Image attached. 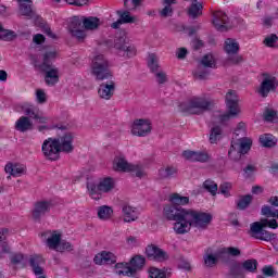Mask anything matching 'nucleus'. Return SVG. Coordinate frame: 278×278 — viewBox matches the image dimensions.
Here are the masks:
<instances>
[{
    "mask_svg": "<svg viewBox=\"0 0 278 278\" xmlns=\"http://www.w3.org/2000/svg\"><path fill=\"white\" fill-rule=\"evenodd\" d=\"M163 216L166 220H174V231L179 236L188 233L192 227L194 229H207L212 223V214L193 208L177 207L166 204L163 207Z\"/></svg>",
    "mask_w": 278,
    "mask_h": 278,
    "instance_id": "nucleus-1",
    "label": "nucleus"
},
{
    "mask_svg": "<svg viewBox=\"0 0 278 278\" xmlns=\"http://www.w3.org/2000/svg\"><path fill=\"white\" fill-rule=\"evenodd\" d=\"M214 102L212 99L205 96H193L189 98L187 101L180 103L179 110L180 112H185V114H203V112H207L211 110Z\"/></svg>",
    "mask_w": 278,
    "mask_h": 278,
    "instance_id": "nucleus-2",
    "label": "nucleus"
},
{
    "mask_svg": "<svg viewBox=\"0 0 278 278\" xmlns=\"http://www.w3.org/2000/svg\"><path fill=\"white\" fill-rule=\"evenodd\" d=\"M41 238L46 240V244L52 251L64 253V251H73V244L66 240H62V233L55 230H47L41 233Z\"/></svg>",
    "mask_w": 278,
    "mask_h": 278,
    "instance_id": "nucleus-3",
    "label": "nucleus"
},
{
    "mask_svg": "<svg viewBox=\"0 0 278 278\" xmlns=\"http://www.w3.org/2000/svg\"><path fill=\"white\" fill-rule=\"evenodd\" d=\"M116 184L113 178L106 177L99 180V182H94L92 180L87 181V190L88 194L93 199H100L101 194H108L112 192L115 188Z\"/></svg>",
    "mask_w": 278,
    "mask_h": 278,
    "instance_id": "nucleus-4",
    "label": "nucleus"
},
{
    "mask_svg": "<svg viewBox=\"0 0 278 278\" xmlns=\"http://www.w3.org/2000/svg\"><path fill=\"white\" fill-rule=\"evenodd\" d=\"M227 113L219 116L220 123H227L240 114V98L238 92L229 90L225 97Z\"/></svg>",
    "mask_w": 278,
    "mask_h": 278,
    "instance_id": "nucleus-5",
    "label": "nucleus"
},
{
    "mask_svg": "<svg viewBox=\"0 0 278 278\" xmlns=\"http://www.w3.org/2000/svg\"><path fill=\"white\" fill-rule=\"evenodd\" d=\"M91 75H93L97 81H103L104 79H110V77H112L110 62L102 54L93 58L91 63Z\"/></svg>",
    "mask_w": 278,
    "mask_h": 278,
    "instance_id": "nucleus-6",
    "label": "nucleus"
},
{
    "mask_svg": "<svg viewBox=\"0 0 278 278\" xmlns=\"http://www.w3.org/2000/svg\"><path fill=\"white\" fill-rule=\"evenodd\" d=\"M267 218L261 219V222H254L250 225V236L255 240H263L264 242H273V240H277V233L270 232L266 230L268 227Z\"/></svg>",
    "mask_w": 278,
    "mask_h": 278,
    "instance_id": "nucleus-7",
    "label": "nucleus"
},
{
    "mask_svg": "<svg viewBox=\"0 0 278 278\" xmlns=\"http://www.w3.org/2000/svg\"><path fill=\"white\" fill-rule=\"evenodd\" d=\"M251 144L253 140L251 138L242 137L240 139L231 141L230 150L228 151V156L230 160L238 162L242 155L251 151Z\"/></svg>",
    "mask_w": 278,
    "mask_h": 278,
    "instance_id": "nucleus-8",
    "label": "nucleus"
},
{
    "mask_svg": "<svg viewBox=\"0 0 278 278\" xmlns=\"http://www.w3.org/2000/svg\"><path fill=\"white\" fill-rule=\"evenodd\" d=\"M113 168L114 170H122L123 173H131L132 175L139 177V179H142V177L147 175V173H144V167L129 164V162H127V160H125L123 156H116L114 159Z\"/></svg>",
    "mask_w": 278,
    "mask_h": 278,
    "instance_id": "nucleus-9",
    "label": "nucleus"
},
{
    "mask_svg": "<svg viewBox=\"0 0 278 278\" xmlns=\"http://www.w3.org/2000/svg\"><path fill=\"white\" fill-rule=\"evenodd\" d=\"M35 68H39L46 74L45 81L47 86H55L60 81V70L55 65H40L36 56L31 58Z\"/></svg>",
    "mask_w": 278,
    "mask_h": 278,
    "instance_id": "nucleus-10",
    "label": "nucleus"
},
{
    "mask_svg": "<svg viewBox=\"0 0 278 278\" xmlns=\"http://www.w3.org/2000/svg\"><path fill=\"white\" fill-rule=\"evenodd\" d=\"M144 257L135 256L130 261V266H125L123 263H117L115 265L116 268H122L116 270V275H123L124 277H136V273L144 266Z\"/></svg>",
    "mask_w": 278,
    "mask_h": 278,
    "instance_id": "nucleus-11",
    "label": "nucleus"
},
{
    "mask_svg": "<svg viewBox=\"0 0 278 278\" xmlns=\"http://www.w3.org/2000/svg\"><path fill=\"white\" fill-rule=\"evenodd\" d=\"M277 87H278L277 77H275L268 73H264L262 81L257 88V94H260V97H262V99H266V97H268L269 92L277 91Z\"/></svg>",
    "mask_w": 278,
    "mask_h": 278,
    "instance_id": "nucleus-12",
    "label": "nucleus"
},
{
    "mask_svg": "<svg viewBox=\"0 0 278 278\" xmlns=\"http://www.w3.org/2000/svg\"><path fill=\"white\" fill-rule=\"evenodd\" d=\"M41 151L46 160H50L52 162L60 160L61 152L55 138L46 139L41 146Z\"/></svg>",
    "mask_w": 278,
    "mask_h": 278,
    "instance_id": "nucleus-13",
    "label": "nucleus"
},
{
    "mask_svg": "<svg viewBox=\"0 0 278 278\" xmlns=\"http://www.w3.org/2000/svg\"><path fill=\"white\" fill-rule=\"evenodd\" d=\"M70 33L73 38H77L78 41H83L86 39V28L81 24V17L74 16L70 23Z\"/></svg>",
    "mask_w": 278,
    "mask_h": 278,
    "instance_id": "nucleus-14",
    "label": "nucleus"
},
{
    "mask_svg": "<svg viewBox=\"0 0 278 278\" xmlns=\"http://www.w3.org/2000/svg\"><path fill=\"white\" fill-rule=\"evenodd\" d=\"M132 136H139L140 138H144V136H149L151 134V121L149 119H137L132 124L131 128Z\"/></svg>",
    "mask_w": 278,
    "mask_h": 278,
    "instance_id": "nucleus-15",
    "label": "nucleus"
},
{
    "mask_svg": "<svg viewBox=\"0 0 278 278\" xmlns=\"http://www.w3.org/2000/svg\"><path fill=\"white\" fill-rule=\"evenodd\" d=\"M28 262L34 275H36L37 278H48L47 276H45V268H42V264H45V258H42L41 255H31L29 256Z\"/></svg>",
    "mask_w": 278,
    "mask_h": 278,
    "instance_id": "nucleus-16",
    "label": "nucleus"
},
{
    "mask_svg": "<svg viewBox=\"0 0 278 278\" xmlns=\"http://www.w3.org/2000/svg\"><path fill=\"white\" fill-rule=\"evenodd\" d=\"M58 142L59 151L62 153H72L73 147V134L65 132L63 136L54 138Z\"/></svg>",
    "mask_w": 278,
    "mask_h": 278,
    "instance_id": "nucleus-17",
    "label": "nucleus"
},
{
    "mask_svg": "<svg viewBox=\"0 0 278 278\" xmlns=\"http://www.w3.org/2000/svg\"><path fill=\"white\" fill-rule=\"evenodd\" d=\"M213 25L217 31H227L229 29V16L223 11L215 12L213 15Z\"/></svg>",
    "mask_w": 278,
    "mask_h": 278,
    "instance_id": "nucleus-18",
    "label": "nucleus"
},
{
    "mask_svg": "<svg viewBox=\"0 0 278 278\" xmlns=\"http://www.w3.org/2000/svg\"><path fill=\"white\" fill-rule=\"evenodd\" d=\"M122 216H123L124 223H136V220H138L140 216V212L136 207L129 204H123Z\"/></svg>",
    "mask_w": 278,
    "mask_h": 278,
    "instance_id": "nucleus-19",
    "label": "nucleus"
},
{
    "mask_svg": "<svg viewBox=\"0 0 278 278\" xmlns=\"http://www.w3.org/2000/svg\"><path fill=\"white\" fill-rule=\"evenodd\" d=\"M146 253L149 260H154L155 262H164L168 260V254L166 252L155 245H149L146 249Z\"/></svg>",
    "mask_w": 278,
    "mask_h": 278,
    "instance_id": "nucleus-20",
    "label": "nucleus"
},
{
    "mask_svg": "<svg viewBox=\"0 0 278 278\" xmlns=\"http://www.w3.org/2000/svg\"><path fill=\"white\" fill-rule=\"evenodd\" d=\"M51 210V203L48 201H39L35 204V207L33 210V218L35 220H40L42 216L46 214H49Z\"/></svg>",
    "mask_w": 278,
    "mask_h": 278,
    "instance_id": "nucleus-21",
    "label": "nucleus"
},
{
    "mask_svg": "<svg viewBox=\"0 0 278 278\" xmlns=\"http://www.w3.org/2000/svg\"><path fill=\"white\" fill-rule=\"evenodd\" d=\"M182 156L185 160H189L190 162H207L210 160V154L203 151H190L186 150L182 152Z\"/></svg>",
    "mask_w": 278,
    "mask_h": 278,
    "instance_id": "nucleus-22",
    "label": "nucleus"
},
{
    "mask_svg": "<svg viewBox=\"0 0 278 278\" xmlns=\"http://www.w3.org/2000/svg\"><path fill=\"white\" fill-rule=\"evenodd\" d=\"M116 89V86L114 81L109 83H102L99 87L98 94L100 99H105L106 101H110L112 97H114V90Z\"/></svg>",
    "mask_w": 278,
    "mask_h": 278,
    "instance_id": "nucleus-23",
    "label": "nucleus"
},
{
    "mask_svg": "<svg viewBox=\"0 0 278 278\" xmlns=\"http://www.w3.org/2000/svg\"><path fill=\"white\" fill-rule=\"evenodd\" d=\"M115 49H117L119 55L123 58L136 56V47L129 43L115 42Z\"/></svg>",
    "mask_w": 278,
    "mask_h": 278,
    "instance_id": "nucleus-24",
    "label": "nucleus"
},
{
    "mask_svg": "<svg viewBox=\"0 0 278 278\" xmlns=\"http://www.w3.org/2000/svg\"><path fill=\"white\" fill-rule=\"evenodd\" d=\"M94 264L103 265V264H116V255L112 252H102L94 256Z\"/></svg>",
    "mask_w": 278,
    "mask_h": 278,
    "instance_id": "nucleus-25",
    "label": "nucleus"
},
{
    "mask_svg": "<svg viewBox=\"0 0 278 278\" xmlns=\"http://www.w3.org/2000/svg\"><path fill=\"white\" fill-rule=\"evenodd\" d=\"M218 253H214L212 248L206 249L203 256L204 266H206V268H214V266L218 264Z\"/></svg>",
    "mask_w": 278,
    "mask_h": 278,
    "instance_id": "nucleus-26",
    "label": "nucleus"
},
{
    "mask_svg": "<svg viewBox=\"0 0 278 278\" xmlns=\"http://www.w3.org/2000/svg\"><path fill=\"white\" fill-rule=\"evenodd\" d=\"M4 170L12 177H21V175H25L26 167L25 165L21 164L8 163L4 167Z\"/></svg>",
    "mask_w": 278,
    "mask_h": 278,
    "instance_id": "nucleus-27",
    "label": "nucleus"
},
{
    "mask_svg": "<svg viewBox=\"0 0 278 278\" xmlns=\"http://www.w3.org/2000/svg\"><path fill=\"white\" fill-rule=\"evenodd\" d=\"M31 127H34V124L27 116H21L15 123L16 131H21L22 134H25V131H29Z\"/></svg>",
    "mask_w": 278,
    "mask_h": 278,
    "instance_id": "nucleus-28",
    "label": "nucleus"
},
{
    "mask_svg": "<svg viewBox=\"0 0 278 278\" xmlns=\"http://www.w3.org/2000/svg\"><path fill=\"white\" fill-rule=\"evenodd\" d=\"M224 50L228 55H236L240 51V43L233 38H228L225 40Z\"/></svg>",
    "mask_w": 278,
    "mask_h": 278,
    "instance_id": "nucleus-29",
    "label": "nucleus"
},
{
    "mask_svg": "<svg viewBox=\"0 0 278 278\" xmlns=\"http://www.w3.org/2000/svg\"><path fill=\"white\" fill-rule=\"evenodd\" d=\"M188 14L191 18L201 16V14H203V2H201V0H193L188 10Z\"/></svg>",
    "mask_w": 278,
    "mask_h": 278,
    "instance_id": "nucleus-30",
    "label": "nucleus"
},
{
    "mask_svg": "<svg viewBox=\"0 0 278 278\" xmlns=\"http://www.w3.org/2000/svg\"><path fill=\"white\" fill-rule=\"evenodd\" d=\"M31 0H20V12L22 16L34 18V10L31 9Z\"/></svg>",
    "mask_w": 278,
    "mask_h": 278,
    "instance_id": "nucleus-31",
    "label": "nucleus"
},
{
    "mask_svg": "<svg viewBox=\"0 0 278 278\" xmlns=\"http://www.w3.org/2000/svg\"><path fill=\"white\" fill-rule=\"evenodd\" d=\"M81 18V25L85 29L93 30L99 29V25H101V22L98 17H80Z\"/></svg>",
    "mask_w": 278,
    "mask_h": 278,
    "instance_id": "nucleus-32",
    "label": "nucleus"
},
{
    "mask_svg": "<svg viewBox=\"0 0 278 278\" xmlns=\"http://www.w3.org/2000/svg\"><path fill=\"white\" fill-rule=\"evenodd\" d=\"M260 142L262 147H265L266 149H273V147H277V138L270 134L261 135Z\"/></svg>",
    "mask_w": 278,
    "mask_h": 278,
    "instance_id": "nucleus-33",
    "label": "nucleus"
},
{
    "mask_svg": "<svg viewBox=\"0 0 278 278\" xmlns=\"http://www.w3.org/2000/svg\"><path fill=\"white\" fill-rule=\"evenodd\" d=\"M117 15L119 16V21L122 24H131L138 23V16L131 15L129 11H117Z\"/></svg>",
    "mask_w": 278,
    "mask_h": 278,
    "instance_id": "nucleus-34",
    "label": "nucleus"
},
{
    "mask_svg": "<svg viewBox=\"0 0 278 278\" xmlns=\"http://www.w3.org/2000/svg\"><path fill=\"white\" fill-rule=\"evenodd\" d=\"M159 177L161 179H173V177H177V169L173 166H166L159 170Z\"/></svg>",
    "mask_w": 278,
    "mask_h": 278,
    "instance_id": "nucleus-35",
    "label": "nucleus"
},
{
    "mask_svg": "<svg viewBox=\"0 0 278 278\" xmlns=\"http://www.w3.org/2000/svg\"><path fill=\"white\" fill-rule=\"evenodd\" d=\"M148 68H150L151 73L155 74L160 72V58L155 55V53H151L148 56Z\"/></svg>",
    "mask_w": 278,
    "mask_h": 278,
    "instance_id": "nucleus-36",
    "label": "nucleus"
},
{
    "mask_svg": "<svg viewBox=\"0 0 278 278\" xmlns=\"http://www.w3.org/2000/svg\"><path fill=\"white\" fill-rule=\"evenodd\" d=\"M114 214V210L108 205H102L98 207V217L100 220H110Z\"/></svg>",
    "mask_w": 278,
    "mask_h": 278,
    "instance_id": "nucleus-37",
    "label": "nucleus"
},
{
    "mask_svg": "<svg viewBox=\"0 0 278 278\" xmlns=\"http://www.w3.org/2000/svg\"><path fill=\"white\" fill-rule=\"evenodd\" d=\"M220 138H223V128L218 125L213 126L210 132L211 144H216Z\"/></svg>",
    "mask_w": 278,
    "mask_h": 278,
    "instance_id": "nucleus-38",
    "label": "nucleus"
},
{
    "mask_svg": "<svg viewBox=\"0 0 278 278\" xmlns=\"http://www.w3.org/2000/svg\"><path fill=\"white\" fill-rule=\"evenodd\" d=\"M169 201L173 205H188V203H190V198L179 193H173L169 195Z\"/></svg>",
    "mask_w": 278,
    "mask_h": 278,
    "instance_id": "nucleus-39",
    "label": "nucleus"
},
{
    "mask_svg": "<svg viewBox=\"0 0 278 278\" xmlns=\"http://www.w3.org/2000/svg\"><path fill=\"white\" fill-rule=\"evenodd\" d=\"M173 4H175V0H163L164 8L160 12V14H161V16H163V18L173 16Z\"/></svg>",
    "mask_w": 278,
    "mask_h": 278,
    "instance_id": "nucleus-40",
    "label": "nucleus"
},
{
    "mask_svg": "<svg viewBox=\"0 0 278 278\" xmlns=\"http://www.w3.org/2000/svg\"><path fill=\"white\" fill-rule=\"evenodd\" d=\"M200 66L203 68H216V61L214 60V55H204L200 62Z\"/></svg>",
    "mask_w": 278,
    "mask_h": 278,
    "instance_id": "nucleus-41",
    "label": "nucleus"
},
{
    "mask_svg": "<svg viewBox=\"0 0 278 278\" xmlns=\"http://www.w3.org/2000/svg\"><path fill=\"white\" fill-rule=\"evenodd\" d=\"M14 38H16V33L10 29H5L0 25V40L10 42V40H14Z\"/></svg>",
    "mask_w": 278,
    "mask_h": 278,
    "instance_id": "nucleus-42",
    "label": "nucleus"
},
{
    "mask_svg": "<svg viewBox=\"0 0 278 278\" xmlns=\"http://www.w3.org/2000/svg\"><path fill=\"white\" fill-rule=\"evenodd\" d=\"M206 67H203L202 65H199V67L193 72V77L195 79H199L200 81H203L204 79H207L210 76V71L205 70Z\"/></svg>",
    "mask_w": 278,
    "mask_h": 278,
    "instance_id": "nucleus-43",
    "label": "nucleus"
},
{
    "mask_svg": "<svg viewBox=\"0 0 278 278\" xmlns=\"http://www.w3.org/2000/svg\"><path fill=\"white\" fill-rule=\"evenodd\" d=\"M243 270H247L248 273H255L257 270V260L251 258L247 260L242 263Z\"/></svg>",
    "mask_w": 278,
    "mask_h": 278,
    "instance_id": "nucleus-44",
    "label": "nucleus"
},
{
    "mask_svg": "<svg viewBox=\"0 0 278 278\" xmlns=\"http://www.w3.org/2000/svg\"><path fill=\"white\" fill-rule=\"evenodd\" d=\"M263 116L264 121H266L267 123H278L277 111L273 109H265Z\"/></svg>",
    "mask_w": 278,
    "mask_h": 278,
    "instance_id": "nucleus-45",
    "label": "nucleus"
},
{
    "mask_svg": "<svg viewBox=\"0 0 278 278\" xmlns=\"http://www.w3.org/2000/svg\"><path fill=\"white\" fill-rule=\"evenodd\" d=\"M252 201H253V195H251V194L241 197L237 203L238 210H247V207H249V205H251Z\"/></svg>",
    "mask_w": 278,
    "mask_h": 278,
    "instance_id": "nucleus-46",
    "label": "nucleus"
},
{
    "mask_svg": "<svg viewBox=\"0 0 278 278\" xmlns=\"http://www.w3.org/2000/svg\"><path fill=\"white\" fill-rule=\"evenodd\" d=\"M203 188L206 189V191L213 197H216V193L218 192V185L213 180H205L203 182Z\"/></svg>",
    "mask_w": 278,
    "mask_h": 278,
    "instance_id": "nucleus-47",
    "label": "nucleus"
},
{
    "mask_svg": "<svg viewBox=\"0 0 278 278\" xmlns=\"http://www.w3.org/2000/svg\"><path fill=\"white\" fill-rule=\"evenodd\" d=\"M148 273L150 278H166V273L157 267H150Z\"/></svg>",
    "mask_w": 278,
    "mask_h": 278,
    "instance_id": "nucleus-48",
    "label": "nucleus"
},
{
    "mask_svg": "<svg viewBox=\"0 0 278 278\" xmlns=\"http://www.w3.org/2000/svg\"><path fill=\"white\" fill-rule=\"evenodd\" d=\"M55 58H58V52L48 51L43 54V62L40 63V65L53 66V64H49V62H51V60H55Z\"/></svg>",
    "mask_w": 278,
    "mask_h": 278,
    "instance_id": "nucleus-49",
    "label": "nucleus"
},
{
    "mask_svg": "<svg viewBox=\"0 0 278 278\" xmlns=\"http://www.w3.org/2000/svg\"><path fill=\"white\" fill-rule=\"evenodd\" d=\"M230 273L233 277H242V275H244V269L240 263H235L230 268Z\"/></svg>",
    "mask_w": 278,
    "mask_h": 278,
    "instance_id": "nucleus-50",
    "label": "nucleus"
},
{
    "mask_svg": "<svg viewBox=\"0 0 278 278\" xmlns=\"http://www.w3.org/2000/svg\"><path fill=\"white\" fill-rule=\"evenodd\" d=\"M154 77L156 79V83H159L160 85L166 84V81H168V76L166 75V72L162 70L159 72H155Z\"/></svg>",
    "mask_w": 278,
    "mask_h": 278,
    "instance_id": "nucleus-51",
    "label": "nucleus"
},
{
    "mask_svg": "<svg viewBox=\"0 0 278 278\" xmlns=\"http://www.w3.org/2000/svg\"><path fill=\"white\" fill-rule=\"evenodd\" d=\"M262 216H266V218H275L276 211H273V208L268 205H264L261 208Z\"/></svg>",
    "mask_w": 278,
    "mask_h": 278,
    "instance_id": "nucleus-52",
    "label": "nucleus"
},
{
    "mask_svg": "<svg viewBox=\"0 0 278 278\" xmlns=\"http://www.w3.org/2000/svg\"><path fill=\"white\" fill-rule=\"evenodd\" d=\"M38 112V109L31 105H26V108H24V114L29 118H36Z\"/></svg>",
    "mask_w": 278,
    "mask_h": 278,
    "instance_id": "nucleus-53",
    "label": "nucleus"
},
{
    "mask_svg": "<svg viewBox=\"0 0 278 278\" xmlns=\"http://www.w3.org/2000/svg\"><path fill=\"white\" fill-rule=\"evenodd\" d=\"M229 190H231V184L224 182L219 186V192L220 194H224L226 199H229L231 197V193H229Z\"/></svg>",
    "mask_w": 278,
    "mask_h": 278,
    "instance_id": "nucleus-54",
    "label": "nucleus"
},
{
    "mask_svg": "<svg viewBox=\"0 0 278 278\" xmlns=\"http://www.w3.org/2000/svg\"><path fill=\"white\" fill-rule=\"evenodd\" d=\"M222 253H227L228 255H231L232 257H238L241 254L240 249L233 248V247L224 248L222 250Z\"/></svg>",
    "mask_w": 278,
    "mask_h": 278,
    "instance_id": "nucleus-55",
    "label": "nucleus"
},
{
    "mask_svg": "<svg viewBox=\"0 0 278 278\" xmlns=\"http://www.w3.org/2000/svg\"><path fill=\"white\" fill-rule=\"evenodd\" d=\"M277 40H278L277 35L271 34V35L267 36V37L264 39V45H265L266 47H275V45H277Z\"/></svg>",
    "mask_w": 278,
    "mask_h": 278,
    "instance_id": "nucleus-56",
    "label": "nucleus"
},
{
    "mask_svg": "<svg viewBox=\"0 0 278 278\" xmlns=\"http://www.w3.org/2000/svg\"><path fill=\"white\" fill-rule=\"evenodd\" d=\"M142 0H125L124 5L127 10H136Z\"/></svg>",
    "mask_w": 278,
    "mask_h": 278,
    "instance_id": "nucleus-57",
    "label": "nucleus"
},
{
    "mask_svg": "<svg viewBox=\"0 0 278 278\" xmlns=\"http://www.w3.org/2000/svg\"><path fill=\"white\" fill-rule=\"evenodd\" d=\"M245 134H247V125L241 122L237 125V128L235 129V135L236 136H245Z\"/></svg>",
    "mask_w": 278,
    "mask_h": 278,
    "instance_id": "nucleus-58",
    "label": "nucleus"
},
{
    "mask_svg": "<svg viewBox=\"0 0 278 278\" xmlns=\"http://www.w3.org/2000/svg\"><path fill=\"white\" fill-rule=\"evenodd\" d=\"M36 99L38 103H47V93L42 89L36 91Z\"/></svg>",
    "mask_w": 278,
    "mask_h": 278,
    "instance_id": "nucleus-59",
    "label": "nucleus"
},
{
    "mask_svg": "<svg viewBox=\"0 0 278 278\" xmlns=\"http://www.w3.org/2000/svg\"><path fill=\"white\" fill-rule=\"evenodd\" d=\"M262 273L265 277H275V268L271 265L263 267Z\"/></svg>",
    "mask_w": 278,
    "mask_h": 278,
    "instance_id": "nucleus-60",
    "label": "nucleus"
},
{
    "mask_svg": "<svg viewBox=\"0 0 278 278\" xmlns=\"http://www.w3.org/2000/svg\"><path fill=\"white\" fill-rule=\"evenodd\" d=\"M176 55L178 60H186V56L188 55V50L186 48H180L177 50Z\"/></svg>",
    "mask_w": 278,
    "mask_h": 278,
    "instance_id": "nucleus-61",
    "label": "nucleus"
},
{
    "mask_svg": "<svg viewBox=\"0 0 278 278\" xmlns=\"http://www.w3.org/2000/svg\"><path fill=\"white\" fill-rule=\"evenodd\" d=\"M65 1L70 5H77V7L86 5V3H88V0H65Z\"/></svg>",
    "mask_w": 278,
    "mask_h": 278,
    "instance_id": "nucleus-62",
    "label": "nucleus"
},
{
    "mask_svg": "<svg viewBox=\"0 0 278 278\" xmlns=\"http://www.w3.org/2000/svg\"><path fill=\"white\" fill-rule=\"evenodd\" d=\"M33 42H35L36 45H42V42H45V35L42 34L35 35L33 38Z\"/></svg>",
    "mask_w": 278,
    "mask_h": 278,
    "instance_id": "nucleus-63",
    "label": "nucleus"
},
{
    "mask_svg": "<svg viewBox=\"0 0 278 278\" xmlns=\"http://www.w3.org/2000/svg\"><path fill=\"white\" fill-rule=\"evenodd\" d=\"M23 254H14L12 257H11V262L12 264H21V262H23Z\"/></svg>",
    "mask_w": 278,
    "mask_h": 278,
    "instance_id": "nucleus-64",
    "label": "nucleus"
}]
</instances>
